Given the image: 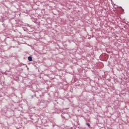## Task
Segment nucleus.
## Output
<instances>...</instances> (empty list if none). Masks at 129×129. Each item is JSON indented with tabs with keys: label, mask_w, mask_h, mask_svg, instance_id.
Instances as JSON below:
<instances>
[{
	"label": "nucleus",
	"mask_w": 129,
	"mask_h": 129,
	"mask_svg": "<svg viewBox=\"0 0 129 129\" xmlns=\"http://www.w3.org/2000/svg\"><path fill=\"white\" fill-rule=\"evenodd\" d=\"M86 124H87V125H88V126H89V127H90V123H86Z\"/></svg>",
	"instance_id": "f03ea898"
},
{
	"label": "nucleus",
	"mask_w": 129,
	"mask_h": 129,
	"mask_svg": "<svg viewBox=\"0 0 129 129\" xmlns=\"http://www.w3.org/2000/svg\"><path fill=\"white\" fill-rule=\"evenodd\" d=\"M28 59L29 61H32V57L31 56H29Z\"/></svg>",
	"instance_id": "f257e3e1"
}]
</instances>
